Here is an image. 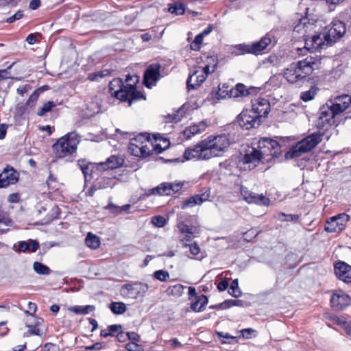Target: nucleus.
Masks as SVG:
<instances>
[{
    "label": "nucleus",
    "instance_id": "obj_40",
    "mask_svg": "<svg viewBox=\"0 0 351 351\" xmlns=\"http://www.w3.org/2000/svg\"><path fill=\"white\" fill-rule=\"evenodd\" d=\"M184 289V286L180 284H177L173 286L169 287L166 290V293L169 295L180 297L183 293Z\"/></svg>",
    "mask_w": 351,
    "mask_h": 351
},
{
    "label": "nucleus",
    "instance_id": "obj_32",
    "mask_svg": "<svg viewBox=\"0 0 351 351\" xmlns=\"http://www.w3.org/2000/svg\"><path fill=\"white\" fill-rule=\"evenodd\" d=\"M271 43V39L270 37L265 36L263 37L259 41L254 42L252 43V47L253 53H256L262 51L266 47L270 45Z\"/></svg>",
    "mask_w": 351,
    "mask_h": 351
},
{
    "label": "nucleus",
    "instance_id": "obj_24",
    "mask_svg": "<svg viewBox=\"0 0 351 351\" xmlns=\"http://www.w3.org/2000/svg\"><path fill=\"white\" fill-rule=\"evenodd\" d=\"M207 127V121H202L198 123H195L186 128V129L183 132V136L186 139H189L194 135L204 132Z\"/></svg>",
    "mask_w": 351,
    "mask_h": 351
},
{
    "label": "nucleus",
    "instance_id": "obj_15",
    "mask_svg": "<svg viewBox=\"0 0 351 351\" xmlns=\"http://www.w3.org/2000/svg\"><path fill=\"white\" fill-rule=\"evenodd\" d=\"M160 64H152L148 66L143 75V83L146 87L151 88L160 79Z\"/></svg>",
    "mask_w": 351,
    "mask_h": 351
},
{
    "label": "nucleus",
    "instance_id": "obj_9",
    "mask_svg": "<svg viewBox=\"0 0 351 351\" xmlns=\"http://www.w3.org/2000/svg\"><path fill=\"white\" fill-rule=\"evenodd\" d=\"M337 116L326 103L319 110L318 117L315 121V126L319 129H323L327 125H331L335 123V117Z\"/></svg>",
    "mask_w": 351,
    "mask_h": 351
},
{
    "label": "nucleus",
    "instance_id": "obj_61",
    "mask_svg": "<svg viewBox=\"0 0 351 351\" xmlns=\"http://www.w3.org/2000/svg\"><path fill=\"white\" fill-rule=\"evenodd\" d=\"M95 169L98 171H105L108 169H110L109 165H107V161L95 163Z\"/></svg>",
    "mask_w": 351,
    "mask_h": 351
},
{
    "label": "nucleus",
    "instance_id": "obj_1",
    "mask_svg": "<svg viewBox=\"0 0 351 351\" xmlns=\"http://www.w3.org/2000/svg\"><path fill=\"white\" fill-rule=\"evenodd\" d=\"M331 26L326 25V22L319 19L308 18V30H313L315 34L311 37V47L308 52L323 49L326 45L335 43L343 36L346 32L345 23L340 21L331 23Z\"/></svg>",
    "mask_w": 351,
    "mask_h": 351
},
{
    "label": "nucleus",
    "instance_id": "obj_45",
    "mask_svg": "<svg viewBox=\"0 0 351 351\" xmlns=\"http://www.w3.org/2000/svg\"><path fill=\"white\" fill-rule=\"evenodd\" d=\"M56 106V104L53 101H49L45 103L42 107H40L37 112L38 116L43 117L46 114V113L50 112L53 107Z\"/></svg>",
    "mask_w": 351,
    "mask_h": 351
},
{
    "label": "nucleus",
    "instance_id": "obj_42",
    "mask_svg": "<svg viewBox=\"0 0 351 351\" xmlns=\"http://www.w3.org/2000/svg\"><path fill=\"white\" fill-rule=\"evenodd\" d=\"M33 269L36 274L40 275H49L51 273L49 267L40 262L34 263Z\"/></svg>",
    "mask_w": 351,
    "mask_h": 351
},
{
    "label": "nucleus",
    "instance_id": "obj_26",
    "mask_svg": "<svg viewBox=\"0 0 351 351\" xmlns=\"http://www.w3.org/2000/svg\"><path fill=\"white\" fill-rule=\"evenodd\" d=\"M206 79V74H202L199 71H195L187 79L186 84L188 89H195L199 86L205 81Z\"/></svg>",
    "mask_w": 351,
    "mask_h": 351
},
{
    "label": "nucleus",
    "instance_id": "obj_18",
    "mask_svg": "<svg viewBox=\"0 0 351 351\" xmlns=\"http://www.w3.org/2000/svg\"><path fill=\"white\" fill-rule=\"evenodd\" d=\"M18 180V173L13 169V167L8 166L0 173V189L15 184L17 182Z\"/></svg>",
    "mask_w": 351,
    "mask_h": 351
},
{
    "label": "nucleus",
    "instance_id": "obj_11",
    "mask_svg": "<svg viewBox=\"0 0 351 351\" xmlns=\"http://www.w3.org/2000/svg\"><path fill=\"white\" fill-rule=\"evenodd\" d=\"M251 147H248L245 150V153L240 160L241 162L245 165L243 167L245 169H252L256 167L261 161L264 162L265 160L260 154L257 149L255 144Z\"/></svg>",
    "mask_w": 351,
    "mask_h": 351
},
{
    "label": "nucleus",
    "instance_id": "obj_53",
    "mask_svg": "<svg viewBox=\"0 0 351 351\" xmlns=\"http://www.w3.org/2000/svg\"><path fill=\"white\" fill-rule=\"evenodd\" d=\"M59 208L56 206H54L51 208L50 213L48 214V217L45 221V223L49 222L54 219H56L58 217L59 215Z\"/></svg>",
    "mask_w": 351,
    "mask_h": 351
},
{
    "label": "nucleus",
    "instance_id": "obj_7",
    "mask_svg": "<svg viewBox=\"0 0 351 351\" xmlns=\"http://www.w3.org/2000/svg\"><path fill=\"white\" fill-rule=\"evenodd\" d=\"M147 284L136 282L124 285L121 289L122 296L131 299H136L138 296H143L148 291Z\"/></svg>",
    "mask_w": 351,
    "mask_h": 351
},
{
    "label": "nucleus",
    "instance_id": "obj_17",
    "mask_svg": "<svg viewBox=\"0 0 351 351\" xmlns=\"http://www.w3.org/2000/svg\"><path fill=\"white\" fill-rule=\"evenodd\" d=\"M334 271L340 280L346 283L351 282V266L346 262H337L334 265Z\"/></svg>",
    "mask_w": 351,
    "mask_h": 351
},
{
    "label": "nucleus",
    "instance_id": "obj_63",
    "mask_svg": "<svg viewBox=\"0 0 351 351\" xmlns=\"http://www.w3.org/2000/svg\"><path fill=\"white\" fill-rule=\"evenodd\" d=\"M319 88L315 86H311L308 90V101L314 99L315 95L318 92Z\"/></svg>",
    "mask_w": 351,
    "mask_h": 351
},
{
    "label": "nucleus",
    "instance_id": "obj_37",
    "mask_svg": "<svg viewBox=\"0 0 351 351\" xmlns=\"http://www.w3.org/2000/svg\"><path fill=\"white\" fill-rule=\"evenodd\" d=\"M95 309V307L93 305L73 306H71L68 308V310L71 312L75 313L76 314H82V315H86L90 311H93Z\"/></svg>",
    "mask_w": 351,
    "mask_h": 351
},
{
    "label": "nucleus",
    "instance_id": "obj_16",
    "mask_svg": "<svg viewBox=\"0 0 351 351\" xmlns=\"http://www.w3.org/2000/svg\"><path fill=\"white\" fill-rule=\"evenodd\" d=\"M241 193L244 199L249 204H256L260 206H268L269 199L263 194H257L250 191L247 188L241 187Z\"/></svg>",
    "mask_w": 351,
    "mask_h": 351
},
{
    "label": "nucleus",
    "instance_id": "obj_21",
    "mask_svg": "<svg viewBox=\"0 0 351 351\" xmlns=\"http://www.w3.org/2000/svg\"><path fill=\"white\" fill-rule=\"evenodd\" d=\"M330 303L335 309L341 311L350 304V298L343 292L335 293L331 297Z\"/></svg>",
    "mask_w": 351,
    "mask_h": 351
},
{
    "label": "nucleus",
    "instance_id": "obj_51",
    "mask_svg": "<svg viewBox=\"0 0 351 351\" xmlns=\"http://www.w3.org/2000/svg\"><path fill=\"white\" fill-rule=\"evenodd\" d=\"M12 221L8 218L0 219V234H3L7 232L8 229L5 228L8 226H11Z\"/></svg>",
    "mask_w": 351,
    "mask_h": 351
},
{
    "label": "nucleus",
    "instance_id": "obj_6",
    "mask_svg": "<svg viewBox=\"0 0 351 351\" xmlns=\"http://www.w3.org/2000/svg\"><path fill=\"white\" fill-rule=\"evenodd\" d=\"M307 58L291 64L284 72V77L291 83L305 80L307 76Z\"/></svg>",
    "mask_w": 351,
    "mask_h": 351
},
{
    "label": "nucleus",
    "instance_id": "obj_8",
    "mask_svg": "<svg viewBox=\"0 0 351 351\" xmlns=\"http://www.w3.org/2000/svg\"><path fill=\"white\" fill-rule=\"evenodd\" d=\"M237 122L242 128L249 130L258 127L261 123V119L258 118V115H256L254 111L246 109L238 115Z\"/></svg>",
    "mask_w": 351,
    "mask_h": 351
},
{
    "label": "nucleus",
    "instance_id": "obj_62",
    "mask_svg": "<svg viewBox=\"0 0 351 351\" xmlns=\"http://www.w3.org/2000/svg\"><path fill=\"white\" fill-rule=\"evenodd\" d=\"M334 323L337 324V325H339L342 327V328H344L346 324L348 323V322L346 320V319L343 317H338L334 318Z\"/></svg>",
    "mask_w": 351,
    "mask_h": 351
},
{
    "label": "nucleus",
    "instance_id": "obj_44",
    "mask_svg": "<svg viewBox=\"0 0 351 351\" xmlns=\"http://www.w3.org/2000/svg\"><path fill=\"white\" fill-rule=\"evenodd\" d=\"M110 309L117 315L123 314L126 311V306L123 302H113L110 304Z\"/></svg>",
    "mask_w": 351,
    "mask_h": 351
},
{
    "label": "nucleus",
    "instance_id": "obj_3",
    "mask_svg": "<svg viewBox=\"0 0 351 351\" xmlns=\"http://www.w3.org/2000/svg\"><path fill=\"white\" fill-rule=\"evenodd\" d=\"M80 142V136L70 132L60 138L53 145V152L58 158H64L75 152Z\"/></svg>",
    "mask_w": 351,
    "mask_h": 351
},
{
    "label": "nucleus",
    "instance_id": "obj_12",
    "mask_svg": "<svg viewBox=\"0 0 351 351\" xmlns=\"http://www.w3.org/2000/svg\"><path fill=\"white\" fill-rule=\"evenodd\" d=\"M183 186L181 182H163L159 186L149 189L147 192V195H171L175 193L178 192Z\"/></svg>",
    "mask_w": 351,
    "mask_h": 351
},
{
    "label": "nucleus",
    "instance_id": "obj_38",
    "mask_svg": "<svg viewBox=\"0 0 351 351\" xmlns=\"http://www.w3.org/2000/svg\"><path fill=\"white\" fill-rule=\"evenodd\" d=\"M86 245L91 249H97L100 245L99 237L88 232L85 239Z\"/></svg>",
    "mask_w": 351,
    "mask_h": 351
},
{
    "label": "nucleus",
    "instance_id": "obj_28",
    "mask_svg": "<svg viewBox=\"0 0 351 351\" xmlns=\"http://www.w3.org/2000/svg\"><path fill=\"white\" fill-rule=\"evenodd\" d=\"M77 165L82 171L86 180L88 176H91L92 172L95 169V163H92L85 159L78 160Z\"/></svg>",
    "mask_w": 351,
    "mask_h": 351
},
{
    "label": "nucleus",
    "instance_id": "obj_20",
    "mask_svg": "<svg viewBox=\"0 0 351 351\" xmlns=\"http://www.w3.org/2000/svg\"><path fill=\"white\" fill-rule=\"evenodd\" d=\"M258 118L265 117L270 110V104L267 99L258 98L252 101V109Z\"/></svg>",
    "mask_w": 351,
    "mask_h": 351
},
{
    "label": "nucleus",
    "instance_id": "obj_47",
    "mask_svg": "<svg viewBox=\"0 0 351 351\" xmlns=\"http://www.w3.org/2000/svg\"><path fill=\"white\" fill-rule=\"evenodd\" d=\"M168 10L172 14L181 15L184 13V5L181 3H175L173 5L169 8Z\"/></svg>",
    "mask_w": 351,
    "mask_h": 351
},
{
    "label": "nucleus",
    "instance_id": "obj_10",
    "mask_svg": "<svg viewBox=\"0 0 351 351\" xmlns=\"http://www.w3.org/2000/svg\"><path fill=\"white\" fill-rule=\"evenodd\" d=\"M350 216L346 213H340L327 219L324 230L328 232H339L344 230Z\"/></svg>",
    "mask_w": 351,
    "mask_h": 351
},
{
    "label": "nucleus",
    "instance_id": "obj_49",
    "mask_svg": "<svg viewBox=\"0 0 351 351\" xmlns=\"http://www.w3.org/2000/svg\"><path fill=\"white\" fill-rule=\"evenodd\" d=\"M298 217H299L298 215H286L283 213H280L277 216L278 219L282 221H296L298 219Z\"/></svg>",
    "mask_w": 351,
    "mask_h": 351
},
{
    "label": "nucleus",
    "instance_id": "obj_60",
    "mask_svg": "<svg viewBox=\"0 0 351 351\" xmlns=\"http://www.w3.org/2000/svg\"><path fill=\"white\" fill-rule=\"evenodd\" d=\"M313 59H315V58H313L311 56V60H308V67L314 70L315 69H317L319 65L321 64V59L318 58L313 61Z\"/></svg>",
    "mask_w": 351,
    "mask_h": 351
},
{
    "label": "nucleus",
    "instance_id": "obj_59",
    "mask_svg": "<svg viewBox=\"0 0 351 351\" xmlns=\"http://www.w3.org/2000/svg\"><path fill=\"white\" fill-rule=\"evenodd\" d=\"M185 246L189 247L190 252L193 255H197L200 252V248L197 243H194L190 245L186 244Z\"/></svg>",
    "mask_w": 351,
    "mask_h": 351
},
{
    "label": "nucleus",
    "instance_id": "obj_52",
    "mask_svg": "<svg viewBox=\"0 0 351 351\" xmlns=\"http://www.w3.org/2000/svg\"><path fill=\"white\" fill-rule=\"evenodd\" d=\"M236 48L241 51L240 54L253 53L252 44L251 45L240 44V45H237Z\"/></svg>",
    "mask_w": 351,
    "mask_h": 351
},
{
    "label": "nucleus",
    "instance_id": "obj_4",
    "mask_svg": "<svg viewBox=\"0 0 351 351\" xmlns=\"http://www.w3.org/2000/svg\"><path fill=\"white\" fill-rule=\"evenodd\" d=\"M129 152L137 157H147L152 154L149 134L141 133L133 138L128 147Z\"/></svg>",
    "mask_w": 351,
    "mask_h": 351
},
{
    "label": "nucleus",
    "instance_id": "obj_64",
    "mask_svg": "<svg viewBox=\"0 0 351 351\" xmlns=\"http://www.w3.org/2000/svg\"><path fill=\"white\" fill-rule=\"evenodd\" d=\"M45 351H59V348L56 344L47 343L45 345Z\"/></svg>",
    "mask_w": 351,
    "mask_h": 351
},
{
    "label": "nucleus",
    "instance_id": "obj_55",
    "mask_svg": "<svg viewBox=\"0 0 351 351\" xmlns=\"http://www.w3.org/2000/svg\"><path fill=\"white\" fill-rule=\"evenodd\" d=\"M243 301L241 300H227L224 301L225 308H230L234 306H243Z\"/></svg>",
    "mask_w": 351,
    "mask_h": 351
},
{
    "label": "nucleus",
    "instance_id": "obj_30",
    "mask_svg": "<svg viewBox=\"0 0 351 351\" xmlns=\"http://www.w3.org/2000/svg\"><path fill=\"white\" fill-rule=\"evenodd\" d=\"M250 94V90L243 84H237L235 87L229 90L230 97H245Z\"/></svg>",
    "mask_w": 351,
    "mask_h": 351
},
{
    "label": "nucleus",
    "instance_id": "obj_31",
    "mask_svg": "<svg viewBox=\"0 0 351 351\" xmlns=\"http://www.w3.org/2000/svg\"><path fill=\"white\" fill-rule=\"evenodd\" d=\"M178 228L180 232L186 234V240L190 241L193 234L199 232V229L196 226H189L184 222L178 224Z\"/></svg>",
    "mask_w": 351,
    "mask_h": 351
},
{
    "label": "nucleus",
    "instance_id": "obj_41",
    "mask_svg": "<svg viewBox=\"0 0 351 351\" xmlns=\"http://www.w3.org/2000/svg\"><path fill=\"white\" fill-rule=\"evenodd\" d=\"M110 71L109 69H104L102 71L89 73L88 75V80L90 81L99 82L101 79L109 75Z\"/></svg>",
    "mask_w": 351,
    "mask_h": 351
},
{
    "label": "nucleus",
    "instance_id": "obj_2",
    "mask_svg": "<svg viewBox=\"0 0 351 351\" xmlns=\"http://www.w3.org/2000/svg\"><path fill=\"white\" fill-rule=\"evenodd\" d=\"M231 144L230 138L226 134L210 136L202 141L192 149H187L184 153L186 160H208L213 157L219 156Z\"/></svg>",
    "mask_w": 351,
    "mask_h": 351
},
{
    "label": "nucleus",
    "instance_id": "obj_48",
    "mask_svg": "<svg viewBox=\"0 0 351 351\" xmlns=\"http://www.w3.org/2000/svg\"><path fill=\"white\" fill-rule=\"evenodd\" d=\"M154 277L161 282H166L169 278V274L165 270H157L154 273Z\"/></svg>",
    "mask_w": 351,
    "mask_h": 351
},
{
    "label": "nucleus",
    "instance_id": "obj_54",
    "mask_svg": "<svg viewBox=\"0 0 351 351\" xmlns=\"http://www.w3.org/2000/svg\"><path fill=\"white\" fill-rule=\"evenodd\" d=\"M152 221L154 226L160 228L163 227L167 223L165 218L160 215L154 217Z\"/></svg>",
    "mask_w": 351,
    "mask_h": 351
},
{
    "label": "nucleus",
    "instance_id": "obj_56",
    "mask_svg": "<svg viewBox=\"0 0 351 351\" xmlns=\"http://www.w3.org/2000/svg\"><path fill=\"white\" fill-rule=\"evenodd\" d=\"M125 348L128 351H143V347L134 342L127 343Z\"/></svg>",
    "mask_w": 351,
    "mask_h": 351
},
{
    "label": "nucleus",
    "instance_id": "obj_5",
    "mask_svg": "<svg viewBox=\"0 0 351 351\" xmlns=\"http://www.w3.org/2000/svg\"><path fill=\"white\" fill-rule=\"evenodd\" d=\"M263 160L270 161L273 158L277 157L280 152L279 143L269 138H262L254 143Z\"/></svg>",
    "mask_w": 351,
    "mask_h": 351
},
{
    "label": "nucleus",
    "instance_id": "obj_27",
    "mask_svg": "<svg viewBox=\"0 0 351 351\" xmlns=\"http://www.w3.org/2000/svg\"><path fill=\"white\" fill-rule=\"evenodd\" d=\"M39 324L40 319L35 317L32 313H29L25 322L26 326L29 328L26 335H39L40 330L37 327Z\"/></svg>",
    "mask_w": 351,
    "mask_h": 351
},
{
    "label": "nucleus",
    "instance_id": "obj_57",
    "mask_svg": "<svg viewBox=\"0 0 351 351\" xmlns=\"http://www.w3.org/2000/svg\"><path fill=\"white\" fill-rule=\"evenodd\" d=\"M258 234V231L255 229H250L243 234L244 239L247 241H250L253 238L256 237Z\"/></svg>",
    "mask_w": 351,
    "mask_h": 351
},
{
    "label": "nucleus",
    "instance_id": "obj_50",
    "mask_svg": "<svg viewBox=\"0 0 351 351\" xmlns=\"http://www.w3.org/2000/svg\"><path fill=\"white\" fill-rule=\"evenodd\" d=\"M41 88H38L34 90L30 95L29 99L27 101V105L33 107L35 102L38 100L39 95L40 93Z\"/></svg>",
    "mask_w": 351,
    "mask_h": 351
},
{
    "label": "nucleus",
    "instance_id": "obj_14",
    "mask_svg": "<svg viewBox=\"0 0 351 351\" xmlns=\"http://www.w3.org/2000/svg\"><path fill=\"white\" fill-rule=\"evenodd\" d=\"M327 104L330 106L336 116L344 112L351 104V96L342 95L330 99Z\"/></svg>",
    "mask_w": 351,
    "mask_h": 351
},
{
    "label": "nucleus",
    "instance_id": "obj_23",
    "mask_svg": "<svg viewBox=\"0 0 351 351\" xmlns=\"http://www.w3.org/2000/svg\"><path fill=\"white\" fill-rule=\"evenodd\" d=\"M209 197L210 190H207L202 194L195 195L184 201L182 204L181 208L182 209H185L188 207H193L195 205H199L208 200Z\"/></svg>",
    "mask_w": 351,
    "mask_h": 351
},
{
    "label": "nucleus",
    "instance_id": "obj_58",
    "mask_svg": "<svg viewBox=\"0 0 351 351\" xmlns=\"http://www.w3.org/2000/svg\"><path fill=\"white\" fill-rule=\"evenodd\" d=\"M23 16V13L22 11H18L16 12L14 15L11 16L10 17L6 19V22L8 23H12L14 22L16 20H19L21 19Z\"/></svg>",
    "mask_w": 351,
    "mask_h": 351
},
{
    "label": "nucleus",
    "instance_id": "obj_34",
    "mask_svg": "<svg viewBox=\"0 0 351 351\" xmlns=\"http://www.w3.org/2000/svg\"><path fill=\"white\" fill-rule=\"evenodd\" d=\"M208 303V298L204 295L198 297L196 301L191 305V308L195 312H201L204 309L205 306Z\"/></svg>",
    "mask_w": 351,
    "mask_h": 351
},
{
    "label": "nucleus",
    "instance_id": "obj_46",
    "mask_svg": "<svg viewBox=\"0 0 351 351\" xmlns=\"http://www.w3.org/2000/svg\"><path fill=\"white\" fill-rule=\"evenodd\" d=\"M228 293L233 297L238 298L241 295V291L239 287L237 279L233 280L228 289Z\"/></svg>",
    "mask_w": 351,
    "mask_h": 351
},
{
    "label": "nucleus",
    "instance_id": "obj_36",
    "mask_svg": "<svg viewBox=\"0 0 351 351\" xmlns=\"http://www.w3.org/2000/svg\"><path fill=\"white\" fill-rule=\"evenodd\" d=\"M324 133L320 132L308 134V152L315 148L322 141Z\"/></svg>",
    "mask_w": 351,
    "mask_h": 351
},
{
    "label": "nucleus",
    "instance_id": "obj_13",
    "mask_svg": "<svg viewBox=\"0 0 351 351\" xmlns=\"http://www.w3.org/2000/svg\"><path fill=\"white\" fill-rule=\"evenodd\" d=\"M115 94L116 98L122 101H128L130 106L134 101L144 98L143 95L136 90L135 84H127L126 89L119 90V91L116 92Z\"/></svg>",
    "mask_w": 351,
    "mask_h": 351
},
{
    "label": "nucleus",
    "instance_id": "obj_33",
    "mask_svg": "<svg viewBox=\"0 0 351 351\" xmlns=\"http://www.w3.org/2000/svg\"><path fill=\"white\" fill-rule=\"evenodd\" d=\"M126 89V84L125 85L123 82L120 78L114 79L110 82L109 84V92L111 95L116 97L115 93L119 91V90Z\"/></svg>",
    "mask_w": 351,
    "mask_h": 351
},
{
    "label": "nucleus",
    "instance_id": "obj_39",
    "mask_svg": "<svg viewBox=\"0 0 351 351\" xmlns=\"http://www.w3.org/2000/svg\"><path fill=\"white\" fill-rule=\"evenodd\" d=\"M106 161L107 165H109L110 169H117L121 167L124 162V160L122 157L115 155L110 156Z\"/></svg>",
    "mask_w": 351,
    "mask_h": 351
},
{
    "label": "nucleus",
    "instance_id": "obj_25",
    "mask_svg": "<svg viewBox=\"0 0 351 351\" xmlns=\"http://www.w3.org/2000/svg\"><path fill=\"white\" fill-rule=\"evenodd\" d=\"M154 143L152 142V152L160 154L167 149L170 145V141L168 138L162 137L160 134H155Z\"/></svg>",
    "mask_w": 351,
    "mask_h": 351
},
{
    "label": "nucleus",
    "instance_id": "obj_29",
    "mask_svg": "<svg viewBox=\"0 0 351 351\" xmlns=\"http://www.w3.org/2000/svg\"><path fill=\"white\" fill-rule=\"evenodd\" d=\"M38 247L39 244L36 241H20L18 245V251L20 252H25L27 251L34 252Z\"/></svg>",
    "mask_w": 351,
    "mask_h": 351
},
{
    "label": "nucleus",
    "instance_id": "obj_19",
    "mask_svg": "<svg viewBox=\"0 0 351 351\" xmlns=\"http://www.w3.org/2000/svg\"><path fill=\"white\" fill-rule=\"evenodd\" d=\"M307 152V137L298 141L293 145L290 149L285 154L286 159H293L300 157L302 154Z\"/></svg>",
    "mask_w": 351,
    "mask_h": 351
},
{
    "label": "nucleus",
    "instance_id": "obj_43",
    "mask_svg": "<svg viewBox=\"0 0 351 351\" xmlns=\"http://www.w3.org/2000/svg\"><path fill=\"white\" fill-rule=\"evenodd\" d=\"M130 208V204H125L123 206H117L112 203H109L106 206V209L108 210L111 213L119 214L123 211H126Z\"/></svg>",
    "mask_w": 351,
    "mask_h": 351
},
{
    "label": "nucleus",
    "instance_id": "obj_22",
    "mask_svg": "<svg viewBox=\"0 0 351 351\" xmlns=\"http://www.w3.org/2000/svg\"><path fill=\"white\" fill-rule=\"evenodd\" d=\"M302 19H300L299 23L297 24L293 29V34L295 36L302 37L304 42V46L302 48H298L299 55H305L307 51V29L306 28V22H302Z\"/></svg>",
    "mask_w": 351,
    "mask_h": 351
},
{
    "label": "nucleus",
    "instance_id": "obj_35",
    "mask_svg": "<svg viewBox=\"0 0 351 351\" xmlns=\"http://www.w3.org/2000/svg\"><path fill=\"white\" fill-rule=\"evenodd\" d=\"M117 184L115 178H101L96 183L99 189H105L108 188L112 189Z\"/></svg>",
    "mask_w": 351,
    "mask_h": 351
}]
</instances>
